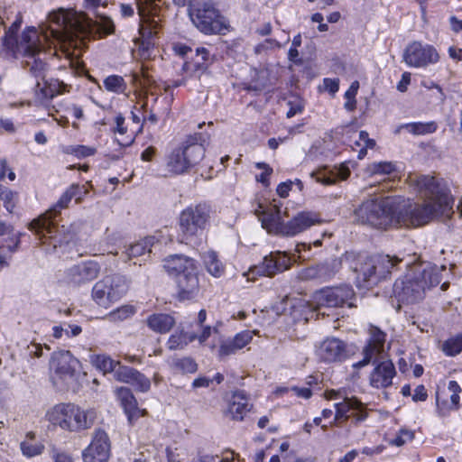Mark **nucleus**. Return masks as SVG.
Listing matches in <instances>:
<instances>
[{
	"instance_id": "nucleus-51",
	"label": "nucleus",
	"mask_w": 462,
	"mask_h": 462,
	"mask_svg": "<svg viewBox=\"0 0 462 462\" xmlns=\"http://www.w3.org/2000/svg\"><path fill=\"white\" fill-rule=\"evenodd\" d=\"M67 191L70 193L71 199H75L77 202H79L82 196L87 193L85 188L78 184L71 185Z\"/></svg>"
},
{
	"instance_id": "nucleus-54",
	"label": "nucleus",
	"mask_w": 462,
	"mask_h": 462,
	"mask_svg": "<svg viewBox=\"0 0 462 462\" xmlns=\"http://www.w3.org/2000/svg\"><path fill=\"white\" fill-rule=\"evenodd\" d=\"M257 167L259 169H263V172L261 173L260 176L256 177V180L262 182L263 185L268 186V177L273 172V170L265 163H257Z\"/></svg>"
},
{
	"instance_id": "nucleus-47",
	"label": "nucleus",
	"mask_w": 462,
	"mask_h": 462,
	"mask_svg": "<svg viewBox=\"0 0 462 462\" xmlns=\"http://www.w3.org/2000/svg\"><path fill=\"white\" fill-rule=\"evenodd\" d=\"M395 170V164L391 162H374L369 166V171L372 174L388 175L394 172Z\"/></svg>"
},
{
	"instance_id": "nucleus-35",
	"label": "nucleus",
	"mask_w": 462,
	"mask_h": 462,
	"mask_svg": "<svg viewBox=\"0 0 462 462\" xmlns=\"http://www.w3.org/2000/svg\"><path fill=\"white\" fill-rule=\"evenodd\" d=\"M369 340L367 346L365 347L367 351L374 355L380 354L383 351L386 334L379 328L371 326L369 328Z\"/></svg>"
},
{
	"instance_id": "nucleus-13",
	"label": "nucleus",
	"mask_w": 462,
	"mask_h": 462,
	"mask_svg": "<svg viewBox=\"0 0 462 462\" xmlns=\"http://www.w3.org/2000/svg\"><path fill=\"white\" fill-rule=\"evenodd\" d=\"M336 409L335 418L331 424L346 422L350 416L356 421H364L367 418L365 406L356 397H343L342 402L334 404Z\"/></svg>"
},
{
	"instance_id": "nucleus-9",
	"label": "nucleus",
	"mask_w": 462,
	"mask_h": 462,
	"mask_svg": "<svg viewBox=\"0 0 462 462\" xmlns=\"http://www.w3.org/2000/svg\"><path fill=\"white\" fill-rule=\"evenodd\" d=\"M79 361L69 351L60 350L51 356V367L54 370L53 383L60 389L69 387L75 381Z\"/></svg>"
},
{
	"instance_id": "nucleus-40",
	"label": "nucleus",
	"mask_w": 462,
	"mask_h": 462,
	"mask_svg": "<svg viewBox=\"0 0 462 462\" xmlns=\"http://www.w3.org/2000/svg\"><path fill=\"white\" fill-rule=\"evenodd\" d=\"M196 334L188 335L183 331L176 332L172 334L168 340V347L171 350L183 348L189 342L195 340Z\"/></svg>"
},
{
	"instance_id": "nucleus-18",
	"label": "nucleus",
	"mask_w": 462,
	"mask_h": 462,
	"mask_svg": "<svg viewBox=\"0 0 462 462\" xmlns=\"http://www.w3.org/2000/svg\"><path fill=\"white\" fill-rule=\"evenodd\" d=\"M317 356L324 362H339L346 358V345L344 341L328 337L317 348Z\"/></svg>"
},
{
	"instance_id": "nucleus-57",
	"label": "nucleus",
	"mask_w": 462,
	"mask_h": 462,
	"mask_svg": "<svg viewBox=\"0 0 462 462\" xmlns=\"http://www.w3.org/2000/svg\"><path fill=\"white\" fill-rule=\"evenodd\" d=\"M411 82V73L410 72H404L402 75V79L397 85V89L401 92H405L407 89V86Z\"/></svg>"
},
{
	"instance_id": "nucleus-55",
	"label": "nucleus",
	"mask_w": 462,
	"mask_h": 462,
	"mask_svg": "<svg viewBox=\"0 0 462 462\" xmlns=\"http://www.w3.org/2000/svg\"><path fill=\"white\" fill-rule=\"evenodd\" d=\"M428 397L427 391L424 387V385L420 384L418 385L414 390V394L412 395V400L414 402H422L425 401Z\"/></svg>"
},
{
	"instance_id": "nucleus-6",
	"label": "nucleus",
	"mask_w": 462,
	"mask_h": 462,
	"mask_svg": "<svg viewBox=\"0 0 462 462\" xmlns=\"http://www.w3.org/2000/svg\"><path fill=\"white\" fill-rule=\"evenodd\" d=\"M129 288L126 278L120 274H111L97 282L92 288V299L100 307L109 308L123 298Z\"/></svg>"
},
{
	"instance_id": "nucleus-61",
	"label": "nucleus",
	"mask_w": 462,
	"mask_h": 462,
	"mask_svg": "<svg viewBox=\"0 0 462 462\" xmlns=\"http://www.w3.org/2000/svg\"><path fill=\"white\" fill-rule=\"evenodd\" d=\"M212 328L209 326L204 327L202 332L199 335H196L195 339H198L200 344L206 342V340L211 336Z\"/></svg>"
},
{
	"instance_id": "nucleus-48",
	"label": "nucleus",
	"mask_w": 462,
	"mask_h": 462,
	"mask_svg": "<svg viewBox=\"0 0 462 462\" xmlns=\"http://www.w3.org/2000/svg\"><path fill=\"white\" fill-rule=\"evenodd\" d=\"M138 391L145 393L149 391L151 387V382L144 374H141L136 370L133 382L131 383Z\"/></svg>"
},
{
	"instance_id": "nucleus-41",
	"label": "nucleus",
	"mask_w": 462,
	"mask_h": 462,
	"mask_svg": "<svg viewBox=\"0 0 462 462\" xmlns=\"http://www.w3.org/2000/svg\"><path fill=\"white\" fill-rule=\"evenodd\" d=\"M135 308L132 305H123L116 310L111 311L106 319L110 321H124L130 319L135 314Z\"/></svg>"
},
{
	"instance_id": "nucleus-26",
	"label": "nucleus",
	"mask_w": 462,
	"mask_h": 462,
	"mask_svg": "<svg viewBox=\"0 0 462 462\" xmlns=\"http://www.w3.org/2000/svg\"><path fill=\"white\" fill-rule=\"evenodd\" d=\"M136 5L141 21L148 23L152 29H155L160 22V19L155 20L160 12L156 0H136Z\"/></svg>"
},
{
	"instance_id": "nucleus-25",
	"label": "nucleus",
	"mask_w": 462,
	"mask_h": 462,
	"mask_svg": "<svg viewBox=\"0 0 462 462\" xmlns=\"http://www.w3.org/2000/svg\"><path fill=\"white\" fill-rule=\"evenodd\" d=\"M254 331L244 330L237 333L232 339L223 341L218 349L219 356H227L236 354L247 346L253 339Z\"/></svg>"
},
{
	"instance_id": "nucleus-22",
	"label": "nucleus",
	"mask_w": 462,
	"mask_h": 462,
	"mask_svg": "<svg viewBox=\"0 0 462 462\" xmlns=\"http://www.w3.org/2000/svg\"><path fill=\"white\" fill-rule=\"evenodd\" d=\"M115 393L131 424L146 414L145 410L138 408L137 402L129 388L119 387L115 390Z\"/></svg>"
},
{
	"instance_id": "nucleus-34",
	"label": "nucleus",
	"mask_w": 462,
	"mask_h": 462,
	"mask_svg": "<svg viewBox=\"0 0 462 462\" xmlns=\"http://www.w3.org/2000/svg\"><path fill=\"white\" fill-rule=\"evenodd\" d=\"M20 448L23 456L27 457H33L41 455L44 450V445L35 440V434L28 432L25 439L21 442Z\"/></svg>"
},
{
	"instance_id": "nucleus-20",
	"label": "nucleus",
	"mask_w": 462,
	"mask_h": 462,
	"mask_svg": "<svg viewBox=\"0 0 462 462\" xmlns=\"http://www.w3.org/2000/svg\"><path fill=\"white\" fill-rule=\"evenodd\" d=\"M375 363L376 365L369 376L370 385L376 389L391 386L396 374L393 363L391 360L376 361Z\"/></svg>"
},
{
	"instance_id": "nucleus-11",
	"label": "nucleus",
	"mask_w": 462,
	"mask_h": 462,
	"mask_svg": "<svg viewBox=\"0 0 462 462\" xmlns=\"http://www.w3.org/2000/svg\"><path fill=\"white\" fill-rule=\"evenodd\" d=\"M439 59V53L433 46L420 42L410 43L403 52L405 63L414 68H425L438 62Z\"/></svg>"
},
{
	"instance_id": "nucleus-37",
	"label": "nucleus",
	"mask_w": 462,
	"mask_h": 462,
	"mask_svg": "<svg viewBox=\"0 0 462 462\" xmlns=\"http://www.w3.org/2000/svg\"><path fill=\"white\" fill-rule=\"evenodd\" d=\"M437 124L433 121L427 123H409L400 125L398 129H396L395 133H400L401 130L404 129L414 135H424L434 133L437 130Z\"/></svg>"
},
{
	"instance_id": "nucleus-49",
	"label": "nucleus",
	"mask_w": 462,
	"mask_h": 462,
	"mask_svg": "<svg viewBox=\"0 0 462 462\" xmlns=\"http://www.w3.org/2000/svg\"><path fill=\"white\" fill-rule=\"evenodd\" d=\"M413 439L414 432L412 430L402 429L399 432V435L394 439L391 440L390 444L401 447L406 442L412 440Z\"/></svg>"
},
{
	"instance_id": "nucleus-29",
	"label": "nucleus",
	"mask_w": 462,
	"mask_h": 462,
	"mask_svg": "<svg viewBox=\"0 0 462 462\" xmlns=\"http://www.w3.org/2000/svg\"><path fill=\"white\" fill-rule=\"evenodd\" d=\"M154 244L153 237H145L144 239L131 245L125 252V262L142 257L145 261L152 253V246Z\"/></svg>"
},
{
	"instance_id": "nucleus-33",
	"label": "nucleus",
	"mask_w": 462,
	"mask_h": 462,
	"mask_svg": "<svg viewBox=\"0 0 462 462\" xmlns=\"http://www.w3.org/2000/svg\"><path fill=\"white\" fill-rule=\"evenodd\" d=\"M174 324V319L168 314H153L147 319L148 327L158 333H167Z\"/></svg>"
},
{
	"instance_id": "nucleus-10",
	"label": "nucleus",
	"mask_w": 462,
	"mask_h": 462,
	"mask_svg": "<svg viewBox=\"0 0 462 462\" xmlns=\"http://www.w3.org/2000/svg\"><path fill=\"white\" fill-rule=\"evenodd\" d=\"M343 260L356 273L357 286L365 287L376 283L374 256L346 252L343 255Z\"/></svg>"
},
{
	"instance_id": "nucleus-62",
	"label": "nucleus",
	"mask_w": 462,
	"mask_h": 462,
	"mask_svg": "<svg viewBox=\"0 0 462 462\" xmlns=\"http://www.w3.org/2000/svg\"><path fill=\"white\" fill-rule=\"evenodd\" d=\"M156 153V149L152 146L146 148L141 154V159L144 162H151Z\"/></svg>"
},
{
	"instance_id": "nucleus-2",
	"label": "nucleus",
	"mask_w": 462,
	"mask_h": 462,
	"mask_svg": "<svg viewBox=\"0 0 462 462\" xmlns=\"http://www.w3.org/2000/svg\"><path fill=\"white\" fill-rule=\"evenodd\" d=\"M415 182L424 199L421 205L411 206L403 213L397 212L389 199H370L355 210L356 220L375 228H387L392 225L419 226L435 217L453 214L454 199L449 190L440 186L434 177L421 175Z\"/></svg>"
},
{
	"instance_id": "nucleus-63",
	"label": "nucleus",
	"mask_w": 462,
	"mask_h": 462,
	"mask_svg": "<svg viewBox=\"0 0 462 462\" xmlns=\"http://www.w3.org/2000/svg\"><path fill=\"white\" fill-rule=\"evenodd\" d=\"M282 462H315V460L313 458H299V457H295L293 455L291 454H286L285 456H283L282 457Z\"/></svg>"
},
{
	"instance_id": "nucleus-16",
	"label": "nucleus",
	"mask_w": 462,
	"mask_h": 462,
	"mask_svg": "<svg viewBox=\"0 0 462 462\" xmlns=\"http://www.w3.org/2000/svg\"><path fill=\"white\" fill-rule=\"evenodd\" d=\"M343 263H345L343 256L341 258L327 259L322 263L304 269L301 277L306 280L318 279L328 282L339 272Z\"/></svg>"
},
{
	"instance_id": "nucleus-15",
	"label": "nucleus",
	"mask_w": 462,
	"mask_h": 462,
	"mask_svg": "<svg viewBox=\"0 0 462 462\" xmlns=\"http://www.w3.org/2000/svg\"><path fill=\"white\" fill-rule=\"evenodd\" d=\"M110 457L109 438L102 430L95 431L91 443L83 452L84 462H107Z\"/></svg>"
},
{
	"instance_id": "nucleus-50",
	"label": "nucleus",
	"mask_w": 462,
	"mask_h": 462,
	"mask_svg": "<svg viewBox=\"0 0 462 462\" xmlns=\"http://www.w3.org/2000/svg\"><path fill=\"white\" fill-rule=\"evenodd\" d=\"M323 88L331 95H335L339 88V79L326 78L323 79Z\"/></svg>"
},
{
	"instance_id": "nucleus-31",
	"label": "nucleus",
	"mask_w": 462,
	"mask_h": 462,
	"mask_svg": "<svg viewBox=\"0 0 462 462\" xmlns=\"http://www.w3.org/2000/svg\"><path fill=\"white\" fill-rule=\"evenodd\" d=\"M350 174L347 168L338 169L336 171H328L327 169L320 170L317 172H312L311 176L315 178L316 181L324 184L331 185L337 182L338 179L346 180Z\"/></svg>"
},
{
	"instance_id": "nucleus-32",
	"label": "nucleus",
	"mask_w": 462,
	"mask_h": 462,
	"mask_svg": "<svg viewBox=\"0 0 462 462\" xmlns=\"http://www.w3.org/2000/svg\"><path fill=\"white\" fill-rule=\"evenodd\" d=\"M167 167L174 174H181L191 168L180 148L174 149L168 157Z\"/></svg>"
},
{
	"instance_id": "nucleus-1",
	"label": "nucleus",
	"mask_w": 462,
	"mask_h": 462,
	"mask_svg": "<svg viewBox=\"0 0 462 462\" xmlns=\"http://www.w3.org/2000/svg\"><path fill=\"white\" fill-rule=\"evenodd\" d=\"M21 24L22 19L17 18L8 30L5 29L3 46L12 51L14 58L21 60L23 68L37 79L44 76L48 50L52 45L56 47V42L60 44L69 65L79 72L82 69L79 60L82 50L78 47L74 38L76 32L97 30L107 35L115 31L114 23L109 17L100 15L93 20L87 14L78 15L63 8L51 12L48 23L42 24L39 29L28 27L16 38Z\"/></svg>"
},
{
	"instance_id": "nucleus-42",
	"label": "nucleus",
	"mask_w": 462,
	"mask_h": 462,
	"mask_svg": "<svg viewBox=\"0 0 462 462\" xmlns=\"http://www.w3.org/2000/svg\"><path fill=\"white\" fill-rule=\"evenodd\" d=\"M95 366L104 374L114 373L118 365V361L111 359L106 355H98L93 360Z\"/></svg>"
},
{
	"instance_id": "nucleus-30",
	"label": "nucleus",
	"mask_w": 462,
	"mask_h": 462,
	"mask_svg": "<svg viewBox=\"0 0 462 462\" xmlns=\"http://www.w3.org/2000/svg\"><path fill=\"white\" fill-rule=\"evenodd\" d=\"M190 167L198 164L205 155V148L191 137L180 147Z\"/></svg>"
},
{
	"instance_id": "nucleus-5",
	"label": "nucleus",
	"mask_w": 462,
	"mask_h": 462,
	"mask_svg": "<svg viewBox=\"0 0 462 462\" xmlns=\"http://www.w3.org/2000/svg\"><path fill=\"white\" fill-rule=\"evenodd\" d=\"M429 282L424 278L419 280L409 269L402 279H398L393 285V294L399 302L403 304L414 303L423 298L426 289L437 286L439 280L434 273H428Z\"/></svg>"
},
{
	"instance_id": "nucleus-24",
	"label": "nucleus",
	"mask_w": 462,
	"mask_h": 462,
	"mask_svg": "<svg viewBox=\"0 0 462 462\" xmlns=\"http://www.w3.org/2000/svg\"><path fill=\"white\" fill-rule=\"evenodd\" d=\"M163 268L170 275L176 276V279L181 273L186 274L197 270L195 261L182 254L170 255L165 258Z\"/></svg>"
},
{
	"instance_id": "nucleus-14",
	"label": "nucleus",
	"mask_w": 462,
	"mask_h": 462,
	"mask_svg": "<svg viewBox=\"0 0 462 462\" xmlns=\"http://www.w3.org/2000/svg\"><path fill=\"white\" fill-rule=\"evenodd\" d=\"M291 264V258L286 253L280 251L273 252L264 256L263 262L250 269L252 274L263 276H273L290 268Z\"/></svg>"
},
{
	"instance_id": "nucleus-58",
	"label": "nucleus",
	"mask_w": 462,
	"mask_h": 462,
	"mask_svg": "<svg viewBox=\"0 0 462 462\" xmlns=\"http://www.w3.org/2000/svg\"><path fill=\"white\" fill-rule=\"evenodd\" d=\"M291 391L298 396V397H301V398H304V399H309L311 397L312 395V392L310 388H305V387H292L291 388Z\"/></svg>"
},
{
	"instance_id": "nucleus-60",
	"label": "nucleus",
	"mask_w": 462,
	"mask_h": 462,
	"mask_svg": "<svg viewBox=\"0 0 462 462\" xmlns=\"http://www.w3.org/2000/svg\"><path fill=\"white\" fill-rule=\"evenodd\" d=\"M291 181L280 183L277 187V193L282 198H286L291 190Z\"/></svg>"
},
{
	"instance_id": "nucleus-21",
	"label": "nucleus",
	"mask_w": 462,
	"mask_h": 462,
	"mask_svg": "<svg viewBox=\"0 0 462 462\" xmlns=\"http://www.w3.org/2000/svg\"><path fill=\"white\" fill-rule=\"evenodd\" d=\"M319 222V217L317 213L308 211L300 212L292 219L284 224L282 227V234L292 236L305 231Z\"/></svg>"
},
{
	"instance_id": "nucleus-27",
	"label": "nucleus",
	"mask_w": 462,
	"mask_h": 462,
	"mask_svg": "<svg viewBox=\"0 0 462 462\" xmlns=\"http://www.w3.org/2000/svg\"><path fill=\"white\" fill-rule=\"evenodd\" d=\"M251 404L244 391H236L233 393L228 406V413L236 420H242L250 411Z\"/></svg>"
},
{
	"instance_id": "nucleus-45",
	"label": "nucleus",
	"mask_w": 462,
	"mask_h": 462,
	"mask_svg": "<svg viewBox=\"0 0 462 462\" xmlns=\"http://www.w3.org/2000/svg\"><path fill=\"white\" fill-rule=\"evenodd\" d=\"M443 351L448 356H456L462 351V335L446 340L443 344Z\"/></svg>"
},
{
	"instance_id": "nucleus-12",
	"label": "nucleus",
	"mask_w": 462,
	"mask_h": 462,
	"mask_svg": "<svg viewBox=\"0 0 462 462\" xmlns=\"http://www.w3.org/2000/svg\"><path fill=\"white\" fill-rule=\"evenodd\" d=\"M355 292L351 286L342 285L338 287H328L317 291L313 300L317 310L322 307L337 308L343 306L353 298Z\"/></svg>"
},
{
	"instance_id": "nucleus-8",
	"label": "nucleus",
	"mask_w": 462,
	"mask_h": 462,
	"mask_svg": "<svg viewBox=\"0 0 462 462\" xmlns=\"http://www.w3.org/2000/svg\"><path fill=\"white\" fill-rule=\"evenodd\" d=\"M210 217V208L198 204L185 208L180 216V229L184 239L195 238L205 227Z\"/></svg>"
},
{
	"instance_id": "nucleus-4",
	"label": "nucleus",
	"mask_w": 462,
	"mask_h": 462,
	"mask_svg": "<svg viewBox=\"0 0 462 462\" xmlns=\"http://www.w3.org/2000/svg\"><path fill=\"white\" fill-rule=\"evenodd\" d=\"M46 416L52 424L70 431L91 427L96 417L93 411H85L71 403L57 404L47 412Z\"/></svg>"
},
{
	"instance_id": "nucleus-28",
	"label": "nucleus",
	"mask_w": 462,
	"mask_h": 462,
	"mask_svg": "<svg viewBox=\"0 0 462 462\" xmlns=\"http://www.w3.org/2000/svg\"><path fill=\"white\" fill-rule=\"evenodd\" d=\"M404 261V258L399 256L391 257L388 254H378L374 255V265L375 269V280L376 282L384 279L388 274L391 273L392 270L399 263Z\"/></svg>"
},
{
	"instance_id": "nucleus-59",
	"label": "nucleus",
	"mask_w": 462,
	"mask_h": 462,
	"mask_svg": "<svg viewBox=\"0 0 462 462\" xmlns=\"http://www.w3.org/2000/svg\"><path fill=\"white\" fill-rule=\"evenodd\" d=\"M359 88V82L357 80H355L351 83L349 88L345 93V97L346 99L356 98V96L357 94Z\"/></svg>"
},
{
	"instance_id": "nucleus-56",
	"label": "nucleus",
	"mask_w": 462,
	"mask_h": 462,
	"mask_svg": "<svg viewBox=\"0 0 462 462\" xmlns=\"http://www.w3.org/2000/svg\"><path fill=\"white\" fill-rule=\"evenodd\" d=\"M116 128L115 133L124 135L127 132V128L125 126V117L122 115H117L115 118Z\"/></svg>"
},
{
	"instance_id": "nucleus-52",
	"label": "nucleus",
	"mask_w": 462,
	"mask_h": 462,
	"mask_svg": "<svg viewBox=\"0 0 462 462\" xmlns=\"http://www.w3.org/2000/svg\"><path fill=\"white\" fill-rule=\"evenodd\" d=\"M356 144L357 146H365L369 148H374L375 145V141L374 139H370L368 133L365 131H361L359 133V140L356 141Z\"/></svg>"
},
{
	"instance_id": "nucleus-43",
	"label": "nucleus",
	"mask_w": 462,
	"mask_h": 462,
	"mask_svg": "<svg viewBox=\"0 0 462 462\" xmlns=\"http://www.w3.org/2000/svg\"><path fill=\"white\" fill-rule=\"evenodd\" d=\"M104 86L106 90L115 93H123L126 88L125 79L117 75L108 76L104 80Z\"/></svg>"
},
{
	"instance_id": "nucleus-7",
	"label": "nucleus",
	"mask_w": 462,
	"mask_h": 462,
	"mask_svg": "<svg viewBox=\"0 0 462 462\" xmlns=\"http://www.w3.org/2000/svg\"><path fill=\"white\" fill-rule=\"evenodd\" d=\"M189 16L193 24L205 34L221 33L226 29L224 16L209 2H204L197 7H189Z\"/></svg>"
},
{
	"instance_id": "nucleus-23",
	"label": "nucleus",
	"mask_w": 462,
	"mask_h": 462,
	"mask_svg": "<svg viewBox=\"0 0 462 462\" xmlns=\"http://www.w3.org/2000/svg\"><path fill=\"white\" fill-rule=\"evenodd\" d=\"M176 282L180 300H193L199 295V282L197 270L180 274Z\"/></svg>"
},
{
	"instance_id": "nucleus-53",
	"label": "nucleus",
	"mask_w": 462,
	"mask_h": 462,
	"mask_svg": "<svg viewBox=\"0 0 462 462\" xmlns=\"http://www.w3.org/2000/svg\"><path fill=\"white\" fill-rule=\"evenodd\" d=\"M310 248H311L310 244H307V243L298 244L296 245V252L299 254V258L303 261L310 259L311 257V254L309 253Z\"/></svg>"
},
{
	"instance_id": "nucleus-38",
	"label": "nucleus",
	"mask_w": 462,
	"mask_h": 462,
	"mask_svg": "<svg viewBox=\"0 0 462 462\" xmlns=\"http://www.w3.org/2000/svg\"><path fill=\"white\" fill-rule=\"evenodd\" d=\"M203 263L208 273L214 277H220L225 272V266L214 251H208L203 254Z\"/></svg>"
},
{
	"instance_id": "nucleus-36",
	"label": "nucleus",
	"mask_w": 462,
	"mask_h": 462,
	"mask_svg": "<svg viewBox=\"0 0 462 462\" xmlns=\"http://www.w3.org/2000/svg\"><path fill=\"white\" fill-rule=\"evenodd\" d=\"M413 257L414 260L407 261L406 265L410 268V270L414 275L419 276V280H422V278H424L427 282H429L428 273L432 272L436 273L439 280V283L440 282V270L439 269L438 266L431 265L430 263H427L425 264H417L415 263V260H417V258L415 256Z\"/></svg>"
},
{
	"instance_id": "nucleus-46",
	"label": "nucleus",
	"mask_w": 462,
	"mask_h": 462,
	"mask_svg": "<svg viewBox=\"0 0 462 462\" xmlns=\"http://www.w3.org/2000/svg\"><path fill=\"white\" fill-rule=\"evenodd\" d=\"M173 366L182 373H195L198 369L196 362L190 357L178 358L173 361Z\"/></svg>"
},
{
	"instance_id": "nucleus-44",
	"label": "nucleus",
	"mask_w": 462,
	"mask_h": 462,
	"mask_svg": "<svg viewBox=\"0 0 462 462\" xmlns=\"http://www.w3.org/2000/svg\"><path fill=\"white\" fill-rule=\"evenodd\" d=\"M135 372V369L121 365L120 362H118V365L113 374L116 380L131 384Z\"/></svg>"
},
{
	"instance_id": "nucleus-17",
	"label": "nucleus",
	"mask_w": 462,
	"mask_h": 462,
	"mask_svg": "<svg viewBox=\"0 0 462 462\" xmlns=\"http://www.w3.org/2000/svg\"><path fill=\"white\" fill-rule=\"evenodd\" d=\"M100 273V265L95 261H87L73 265L66 272L68 282L80 285L96 279Z\"/></svg>"
},
{
	"instance_id": "nucleus-39",
	"label": "nucleus",
	"mask_w": 462,
	"mask_h": 462,
	"mask_svg": "<svg viewBox=\"0 0 462 462\" xmlns=\"http://www.w3.org/2000/svg\"><path fill=\"white\" fill-rule=\"evenodd\" d=\"M0 200L3 201L5 208L12 214L18 204L19 194L0 184Z\"/></svg>"
},
{
	"instance_id": "nucleus-64",
	"label": "nucleus",
	"mask_w": 462,
	"mask_h": 462,
	"mask_svg": "<svg viewBox=\"0 0 462 462\" xmlns=\"http://www.w3.org/2000/svg\"><path fill=\"white\" fill-rule=\"evenodd\" d=\"M55 462H72V458L63 452H53L52 455Z\"/></svg>"
},
{
	"instance_id": "nucleus-3",
	"label": "nucleus",
	"mask_w": 462,
	"mask_h": 462,
	"mask_svg": "<svg viewBox=\"0 0 462 462\" xmlns=\"http://www.w3.org/2000/svg\"><path fill=\"white\" fill-rule=\"evenodd\" d=\"M70 200V193L66 190L53 208L49 209L42 217L34 219L31 223L30 226L35 231L39 239H44L42 243L49 241L54 248H57L64 244H69L75 236L79 229L78 225L72 224L69 229L64 226L59 227L54 222L57 215L62 208L68 207Z\"/></svg>"
},
{
	"instance_id": "nucleus-19",
	"label": "nucleus",
	"mask_w": 462,
	"mask_h": 462,
	"mask_svg": "<svg viewBox=\"0 0 462 462\" xmlns=\"http://www.w3.org/2000/svg\"><path fill=\"white\" fill-rule=\"evenodd\" d=\"M254 213L261 221L262 226L266 229L268 233L282 234V227L284 224L282 223L281 208L276 204L269 206L258 204L257 208L254 209Z\"/></svg>"
}]
</instances>
